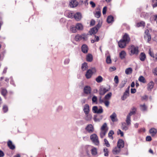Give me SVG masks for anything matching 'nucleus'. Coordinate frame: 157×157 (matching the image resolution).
Here are the masks:
<instances>
[{
  "instance_id": "1",
  "label": "nucleus",
  "mask_w": 157,
  "mask_h": 157,
  "mask_svg": "<svg viewBox=\"0 0 157 157\" xmlns=\"http://www.w3.org/2000/svg\"><path fill=\"white\" fill-rule=\"evenodd\" d=\"M129 49L131 54L130 55L135 54L137 55L139 53V47L138 46H135L133 45H131L129 47Z\"/></svg>"
},
{
  "instance_id": "2",
  "label": "nucleus",
  "mask_w": 157,
  "mask_h": 157,
  "mask_svg": "<svg viewBox=\"0 0 157 157\" xmlns=\"http://www.w3.org/2000/svg\"><path fill=\"white\" fill-rule=\"evenodd\" d=\"M90 138L95 145L98 146L99 145V142L98 136L96 134H94L91 135L90 136Z\"/></svg>"
},
{
  "instance_id": "3",
  "label": "nucleus",
  "mask_w": 157,
  "mask_h": 157,
  "mask_svg": "<svg viewBox=\"0 0 157 157\" xmlns=\"http://www.w3.org/2000/svg\"><path fill=\"white\" fill-rule=\"evenodd\" d=\"M87 38V35L85 34H83L81 35H77L75 38V40L76 41H78L83 39L85 40Z\"/></svg>"
},
{
  "instance_id": "4",
  "label": "nucleus",
  "mask_w": 157,
  "mask_h": 157,
  "mask_svg": "<svg viewBox=\"0 0 157 157\" xmlns=\"http://www.w3.org/2000/svg\"><path fill=\"white\" fill-rule=\"evenodd\" d=\"M78 4V2L76 0H71L69 2V5L71 8L77 7Z\"/></svg>"
},
{
  "instance_id": "5",
  "label": "nucleus",
  "mask_w": 157,
  "mask_h": 157,
  "mask_svg": "<svg viewBox=\"0 0 157 157\" xmlns=\"http://www.w3.org/2000/svg\"><path fill=\"white\" fill-rule=\"evenodd\" d=\"M121 39L128 44L130 40L129 36L127 33L124 34Z\"/></svg>"
},
{
  "instance_id": "6",
  "label": "nucleus",
  "mask_w": 157,
  "mask_h": 157,
  "mask_svg": "<svg viewBox=\"0 0 157 157\" xmlns=\"http://www.w3.org/2000/svg\"><path fill=\"white\" fill-rule=\"evenodd\" d=\"M110 88L106 89L105 88H101L99 89V92L100 95H104L107 92L109 91Z\"/></svg>"
},
{
  "instance_id": "7",
  "label": "nucleus",
  "mask_w": 157,
  "mask_h": 157,
  "mask_svg": "<svg viewBox=\"0 0 157 157\" xmlns=\"http://www.w3.org/2000/svg\"><path fill=\"white\" fill-rule=\"evenodd\" d=\"M127 44H128L122 39H121L118 42L119 47L122 48H125Z\"/></svg>"
},
{
  "instance_id": "8",
  "label": "nucleus",
  "mask_w": 157,
  "mask_h": 157,
  "mask_svg": "<svg viewBox=\"0 0 157 157\" xmlns=\"http://www.w3.org/2000/svg\"><path fill=\"white\" fill-rule=\"evenodd\" d=\"M74 17L76 21H79L82 18V14L80 12H77L74 14Z\"/></svg>"
},
{
  "instance_id": "9",
  "label": "nucleus",
  "mask_w": 157,
  "mask_h": 157,
  "mask_svg": "<svg viewBox=\"0 0 157 157\" xmlns=\"http://www.w3.org/2000/svg\"><path fill=\"white\" fill-rule=\"evenodd\" d=\"M93 73V71H92V70L89 69L88 70L85 76L86 78L87 79H89L90 78Z\"/></svg>"
},
{
  "instance_id": "10",
  "label": "nucleus",
  "mask_w": 157,
  "mask_h": 157,
  "mask_svg": "<svg viewBox=\"0 0 157 157\" xmlns=\"http://www.w3.org/2000/svg\"><path fill=\"white\" fill-rule=\"evenodd\" d=\"M81 50L84 53H87L88 51L89 48L88 46L86 44H83L81 47Z\"/></svg>"
},
{
  "instance_id": "11",
  "label": "nucleus",
  "mask_w": 157,
  "mask_h": 157,
  "mask_svg": "<svg viewBox=\"0 0 157 157\" xmlns=\"http://www.w3.org/2000/svg\"><path fill=\"white\" fill-rule=\"evenodd\" d=\"M84 92L86 94H90L91 91V87L89 86H86L84 88Z\"/></svg>"
},
{
  "instance_id": "12",
  "label": "nucleus",
  "mask_w": 157,
  "mask_h": 157,
  "mask_svg": "<svg viewBox=\"0 0 157 157\" xmlns=\"http://www.w3.org/2000/svg\"><path fill=\"white\" fill-rule=\"evenodd\" d=\"M149 132L152 137H154L156 134L157 130L155 128H151L149 130Z\"/></svg>"
},
{
  "instance_id": "13",
  "label": "nucleus",
  "mask_w": 157,
  "mask_h": 157,
  "mask_svg": "<svg viewBox=\"0 0 157 157\" xmlns=\"http://www.w3.org/2000/svg\"><path fill=\"white\" fill-rule=\"evenodd\" d=\"M86 130L89 133H92L94 131V128L91 124H89L86 128Z\"/></svg>"
},
{
  "instance_id": "14",
  "label": "nucleus",
  "mask_w": 157,
  "mask_h": 157,
  "mask_svg": "<svg viewBox=\"0 0 157 157\" xmlns=\"http://www.w3.org/2000/svg\"><path fill=\"white\" fill-rule=\"evenodd\" d=\"M124 141L122 139H119L117 143V147H124Z\"/></svg>"
},
{
  "instance_id": "15",
  "label": "nucleus",
  "mask_w": 157,
  "mask_h": 157,
  "mask_svg": "<svg viewBox=\"0 0 157 157\" xmlns=\"http://www.w3.org/2000/svg\"><path fill=\"white\" fill-rule=\"evenodd\" d=\"M103 118V116L101 115H94V120L96 121H99Z\"/></svg>"
},
{
  "instance_id": "16",
  "label": "nucleus",
  "mask_w": 157,
  "mask_h": 157,
  "mask_svg": "<svg viewBox=\"0 0 157 157\" xmlns=\"http://www.w3.org/2000/svg\"><path fill=\"white\" fill-rule=\"evenodd\" d=\"M83 111L85 114H89L90 111V109L89 106L88 104H87L84 105L83 108Z\"/></svg>"
},
{
  "instance_id": "17",
  "label": "nucleus",
  "mask_w": 157,
  "mask_h": 157,
  "mask_svg": "<svg viewBox=\"0 0 157 157\" xmlns=\"http://www.w3.org/2000/svg\"><path fill=\"white\" fill-rule=\"evenodd\" d=\"M154 85V83L151 81L147 84V89L149 91H151Z\"/></svg>"
},
{
  "instance_id": "18",
  "label": "nucleus",
  "mask_w": 157,
  "mask_h": 157,
  "mask_svg": "<svg viewBox=\"0 0 157 157\" xmlns=\"http://www.w3.org/2000/svg\"><path fill=\"white\" fill-rule=\"evenodd\" d=\"M99 102L100 103H104L105 105L107 107H108L109 104V102L108 100L103 101L101 99V97H100L99 99Z\"/></svg>"
},
{
  "instance_id": "19",
  "label": "nucleus",
  "mask_w": 157,
  "mask_h": 157,
  "mask_svg": "<svg viewBox=\"0 0 157 157\" xmlns=\"http://www.w3.org/2000/svg\"><path fill=\"white\" fill-rule=\"evenodd\" d=\"M98 29L96 27H94L91 28L89 32L90 33V35H92V34L94 35L96 34L98 31Z\"/></svg>"
},
{
  "instance_id": "20",
  "label": "nucleus",
  "mask_w": 157,
  "mask_h": 157,
  "mask_svg": "<svg viewBox=\"0 0 157 157\" xmlns=\"http://www.w3.org/2000/svg\"><path fill=\"white\" fill-rule=\"evenodd\" d=\"M140 59L142 61H144L146 58V55L144 52H141L140 55Z\"/></svg>"
},
{
  "instance_id": "21",
  "label": "nucleus",
  "mask_w": 157,
  "mask_h": 157,
  "mask_svg": "<svg viewBox=\"0 0 157 157\" xmlns=\"http://www.w3.org/2000/svg\"><path fill=\"white\" fill-rule=\"evenodd\" d=\"M126 56V53L124 51H122L120 53L119 56L121 59H124Z\"/></svg>"
},
{
  "instance_id": "22",
  "label": "nucleus",
  "mask_w": 157,
  "mask_h": 157,
  "mask_svg": "<svg viewBox=\"0 0 157 157\" xmlns=\"http://www.w3.org/2000/svg\"><path fill=\"white\" fill-rule=\"evenodd\" d=\"M75 26L77 29L78 30H82L83 29V26L81 23H78L76 24Z\"/></svg>"
},
{
  "instance_id": "23",
  "label": "nucleus",
  "mask_w": 157,
  "mask_h": 157,
  "mask_svg": "<svg viewBox=\"0 0 157 157\" xmlns=\"http://www.w3.org/2000/svg\"><path fill=\"white\" fill-rule=\"evenodd\" d=\"M1 92L2 95L5 97L7 93V91L6 89L2 88H1Z\"/></svg>"
},
{
  "instance_id": "24",
  "label": "nucleus",
  "mask_w": 157,
  "mask_h": 157,
  "mask_svg": "<svg viewBox=\"0 0 157 157\" xmlns=\"http://www.w3.org/2000/svg\"><path fill=\"white\" fill-rule=\"evenodd\" d=\"M121 148H114L113 150V152L114 154H118L121 151Z\"/></svg>"
},
{
  "instance_id": "25",
  "label": "nucleus",
  "mask_w": 157,
  "mask_h": 157,
  "mask_svg": "<svg viewBox=\"0 0 157 157\" xmlns=\"http://www.w3.org/2000/svg\"><path fill=\"white\" fill-rule=\"evenodd\" d=\"M93 59V57L91 54H88L86 56V60L89 62L92 61Z\"/></svg>"
},
{
  "instance_id": "26",
  "label": "nucleus",
  "mask_w": 157,
  "mask_h": 157,
  "mask_svg": "<svg viewBox=\"0 0 157 157\" xmlns=\"http://www.w3.org/2000/svg\"><path fill=\"white\" fill-rule=\"evenodd\" d=\"M114 21L113 17L112 15H110L108 17L107 19V21L108 23H111Z\"/></svg>"
},
{
  "instance_id": "27",
  "label": "nucleus",
  "mask_w": 157,
  "mask_h": 157,
  "mask_svg": "<svg viewBox=\"0 0 157 157\" xmlns=\"http://www.w3.org/2000/svg\"><path fill=\"white\" fill-rule=\"evenodd\" d=\"M129 92L126 93V91H125L123 95L121 97V99L122 100H124L129 96Z\"/></svg>"
},
{
  "instance_id": "28",
  "label": "nucleus",
  "mask_w": 157,
  "mask_h": 157,
  "mask_svg": "<svg viewBox=\"0 0 157 157\" xmlns=\"http://www.w3.org/2000/svg\"><path fill=\"white\" fill-rule=\"evenodd\" d=\"M125 73L127 75L131 74L132 73V69L131 67H129L126 69Z\"/></svg>"
},
{
  "instance_id": "29",
  "label": "nucleus",
  "mask_w": 157,
  "mask_h": 157,
  "mask_svg": "<svg viewBox=\"0 0 157 157\" xmlns=\"http://www.w3.org/2000/svg\"><path fill=\"white\" fill-rule=\"evenodd\" d=\"M88 68L87 64L86 63L84 62L82 64L81 68L83 71H86Z\"/></svg>"
},
{
  "instance_id": "30",
  "label": "nucleus",
  "mask_w": 157,
  "mask_h": 157,
  "mask_svg": "<svg viewBox=\"0 0 157 157\" xmlns=\"http://www.w3.org/2000/svg\"><path fill=\"white\" fill-rule=\"evenodd\" d=\"M145 23L144 21H141L140 22H138L136 24V26L137 27H139L142 26L144 27L145 26Z\"/></svg>"
},
{
  "instance_id": "31",
  "label": "nucleus",
  "mask_w": 157,
  "mask_h": 157,
  "mask_svg": "<svg viewBox=\"0 0 157 157\" xmlns=\"http://www.w3.org/2000/svg\"><path fill=\"white\" fill-rule=\"evenodd\" d=\"M101 131H105L106 130H107V131L108 130V128L107 127V124L106 123H104L101 126Z\"/></svg>"
},
{
  "instance_id": "32",
  "label": "nucleus",
  "mask_w": 157,
  "mask_h": 157,
  "mask_svg": "<svg viewBox=\"0 0 157 157\" xmlns=\"http://www.w3.org/2000/svg\"><path fill=\"white\" fill-rule=\"evenodd\" d=\"M7 146L9 147H15V145L10 140H9L7 142Z\"/></svg>"
},
{
  "instance_id": "33",
  "label": "nucleus",
  "mask_w": 157,
  "mask_h": 157,
  "mask_svg": "<svg viewBox=\"0 0 157 157\" xmlns=\"http://www.w3.org/2000/svg\"><path fill=\"white\" fill-rule=\"evenodd\" d=\"M139 81L143 82V83H145L146 82V81L144 78L142 76H140L138 79Z\"/></svg>"
},
{
  "instance_id": "34",
  "label": "nucleus",
  "mask_w": 157,
  "mask_h": 157,
  "mask_svg": "<svg viewBox=\"0 0 157 157\" xmlns=\"http://www.w3.org/2000/svg\"><path fill=\"white\" fill-rule=\"evenodd\" d=\"M107 132V130L105 131H101L100 133V137L102 138L105 135L106 132Z\"/></svg>"
},
{
  "instance_id": "35",
  "label": "nucleus",
  "mask_w": 157,
  "mask_h": 157,
  "mask_svg": "<svg viewBox=\"0 0 157 157\" xmlns=\"http://www.w3.org/2000/svg\"><path fill=\"white\" fill-rule=\"evenodd\" d=\"M110 118L113 122L115 121V117H116V115L115 113H113L112 115L110 116Z\"/></svg>"
},
{
  "instance_id": "36",
  "label": "nucleus",
  "mask_w": 157,
  "mask_h": 157,
  "mask_svg": "<svg viewBox=\"0 0 157 157\" xmlns=\"http://www.w3.org/2000/svg\"><path fill=\"white\" fill-rule=\"evenodd\" d=\"M103 78L101 76H99L96 79V81L98 83H100L103 81Z\"/></svg>"
},
{
  "instance_id": "37",
  "label": "nucleus",
  "mask_w": 157,
  "mask_h": 157,
  "mask_svg": "<svg viewBox=\"0 0 157 157\" xmlns=\"http://www.w3.org/2000/svg\"><path fill=\"white\" fill-rule=\"evenodd\" d=\"M86 115L85 119L87 121H90L92 118V116L91 115L87 114Z\"/></svg>"
},
{
  "instance_id": "38",
  "label": "nucleus",
  "mask_w": 157,
  "mask_h": 157,
  "mask_svg": "<svg viewBox=\"0 0 157 157\" xmlns=\"http://www.w3.org/2000/svg\"><path fill=\"white\" fill-rule=\"evenodd\" d=\"M126 122L128 125H129L131 124V117L127 116Z\"/></svg>"
},
{
  "instance_id": "39",
  "label": "nucleus",
  "mask_w": 157,
  "mask_h": 157,
  "mask_svg": "<svg viewBox=\"0 0 157 157\" xmlns=\"http://www.w3.org/2000/svg\"><path fill=\"white\" fill-rule=\"evenodd\" d=\"M77 29L75 26V27L73 25L71 26L70 30L73 33H75L77 32Z\"/></svg>"
},
{
  "instance_id": "40",
  "label": "nucleus",
  "mask_w": 157,
  "mask_h": 157,
  "mask_svg": "<svg viewBox=\"0 0 157 157\" xmlns=\"http://www.w3.org/2000/svg\"><path fill=\"white\" fill-rule=\"evenodd\" d=\"M91 153L93 155H97V152L96 148H93L91 149Z\"/></svg>"
},
{
  "instance_id": "41",
  "label": "nucleus",
  "mask_w": 157,
  "mask_h": 157,
  "mask_svg": "<svg viewBox=\"0 0 157 157\" xmlns=\"http://www.w3.org/2000/svg\"><path fill=\"white\" fill-rule=\"evenodd\" d=\"M111 96L112 93L109 92L105 96L104 99L106 100L109 99Z\"/></svg>"
},
{
  "instance_id": "42",
  "label": "nucleus",
  "mask_w": 157,
  "mask_h": 157,
  "mask_svg": "<svg viewBox=\"0 0 157 157\" xmlns=\"http://www.w3.org/2000/svg\"><path fill=\"white\" fill-rule=\"evenodd\" d=\"M113 134H114L113 131L112 130H110L108 134V136L113 139V137L112 136Z\"/></svg>"
},
{
  "instance_id": "43",
  "label": "nucleus",
  "mask_w": 157,
  "mask_h": 157,
  "mask_svg": "<svg viewBox=\"0 0 157 157\" xmlns=\"http://www.w3.org/2000/svg\"><path fill=\"white\" fill-rule=\"evenodd\" d=\"M106 63L108 64H110L111 63V60L110 57L109 56H108L106 60Z\"/></svg>"
},
{
  "instance_id": "44",
  "label": "nucleus",
  "mask_w": 157,
  "mask_h": 157,
  "mask_svg": "<svg viewBox=\"0 0 157 157\" xmlns=\"http://www.w3.org/2000/svg\"><path fill=\"white\" fill-rule=\"evenodd\" d=\"M2 109L4 113H5L7 112L8 111V107L7 105H3Z\"/></svg>"
},
{
  "instance_id": "45",
  "label": "nucleus",
  "mask_w": 157,
  "mask_h": 157,
  "mask_svg": "<svg viewBox=\"0 0 157 157\" xmlns=\"http://www.w3.org/2000/svg\"><path fill=\"white\" fill-rule=\"evenodd\" d=\"M101 15V12L100 11H97L96 13L95 14V16L97 18H99Z\"/></svg>"
},
{
  "instance_id": "46",
  "label": "nucleus",
  "mask_w": 157,
  "mask_h": 157,
  "mask_svg": "<svg viewBox=\"0 0 157 157\" xmlns=\"http://www.w3.org/2000/svg\"><path fill=\"white\" fill-rule=\"evenodd\" d=\"M104 155L105 156H107L109 155L108 151L107 149L106 148L104 149Z\"/></svg>"
},
{
  "instance_id": "47",
  "label": "nucleus",
  "mask_w": 157,
  "mask_h": 157,
  "mask_svg": "<svg viewBox=\"0 0 157 157\" xmlns=\"http://www.w3.org/2000/svg\"><path fill=\"white\" fill-rule=\"evenodd\" d=\"M122 129L123 130H126L128 129V127L126 125L125 123H122Z\"/></svg>"
},
{
  "instance_id": "48",
  "label": "nucleus",
  "mask_w": 157,
  "mask_h": 157,
  "mask_svg": "<svg viewBox=\"0 0 157 157\" xmlns=\"http://www.w3.org/2000/svg\"><path fill=\"white\" fill-rule=\"evenodd\" d=\"M98 110V108L97 106H94L92 108V110L93 111V112L94 113H97V110Z\"/></svg>"
},
{
  "instance_id": "49",
  "label": "nucleus",
  "mask_w": 157,
  "mask_h": 157,
  "mask_svg": "<svg viewBox=\"0 0 157 157\" xmlns=\"http://www.w3.org/2000/svg\"><path fill=\"white\" fill-rule=\"evenodd\" d=\"M126 81H122L119 85V87L120 88H121L124 86L125 84H126Z\"/></svg>"
},
{
  "instance_id": "50",
  "label": "nucleus",
  "mask_w": 157,
  "mask_h": 157,
  "mask_svg": "<svg viewBox=\"0 0 157 157\" xmlns=\"http://www.w3.org/2000/svg\"><path fill=\"white\" fill-rule=\"evenodd\" d=\"M104 141L105 142V144L107 147H109L110 146L109 144L106 139H104Z\"/></svg>"
},
{
  "instance_id": "51",
  "label": "nucleus",
  "mask_w": 157,
  "mask_h": 157,
  "mask_svg": "<svg viewBox=\"0 0 157 157\" xmlns=\"http://www.w3.org/2000/svg\"><path fill=\"white\" fill-rule=\"evenodd\" d=\"M103 112V109L101 106H100V108L98 109L97 113V114H100L102 113Z\"/></svg>"
},
{
  "instance_id": "52",
  "label": "nucleus",
  "mask_w": 157,
  "mask_h": 157,
  "mask_svg": "<svg viewBox=\"0 0 157 157\" xmlns=\"http://www.w3.org/2000/svg\"><path fill=\"white\" fill-rule=\"evenodd\" d=\"M117 134L118 135L120 134L121 136H124V133L120 129H118L117 131Z\"/></svg>"
},
{
  "instance_id": "53",
  "label": "nucleus",
  "mask_w": 157,
  "mask_h": 157,
  "mask_svg": "<svg viewBox=\"0 0 157 157\" xmlns=\"http://www.w3.org/2000/svg\"><path fill=\"white\" fill-rule=\"evenodd\" d=\"M140 106L142 110L143 111H145L147 109L146 107L145 104L141 105H140Z\"/></svg>"
},
{
  "instance_id": "54",
  "label": "nucleus",
  "mask_w": 157,
  "mask_h": 157,
  "mask_svg": "<svg viewBox=\"0 0 157 157\" xmlns=\"http://www.w3.org/2000/svg\"><path fill=\"white\" fill-rule=\"evenodd\" d=\"M114 81L116 84H118L119 82V79L117 76H115L114 78Z\"/></svg>"
},
{
  "instance_id": "55",
  "label": "nucleus",
  "mask_w": 157,
  "mask_h": 157,
  "mask_svg": "<svg viewBox=\"0 0 157 157\" xmlns=\"http://www.w3.org/2000/svg\"><path fill=\"white\" fill-rule=\"evenodd\" d=\"M145 35H144V38H146L147 36L150 34L149 33V31L148 29H147L145 31Z\"/></svg>"
},
{
  "instance_id": "56",
  "label": "nucleus",
  "mask_w": 157,
  "mask_h": 157,
  "mask_svg": "<svg viewBox=\"0 0 157 157\" xmlns=\"http://www.w3.org/2000/svg\"><path fill=\"white\" fill-rule=\"evenodd\" d=\"M152 139L151 136H148L146 137V140L148 141H150Z\"/></svg>"
},
{
  "instance_id": "57",
  "label": "nucleus",
  "mask_w": 157,
  "mask_h": 157,
  "mask_svg": "<svg viewBox=\"0 0 157 157\" xmlns=\"http://www.w3.org/2000/svg\"><path fill=\"white\" fill-rule=\"evenodd\" d=\"M135 113H135V111H131L130 113H128V115L127 116H128V117H131V116L132 115L134 114Z\"/></svg>"
},
{
  "instance_id": "58",
  "label": "nucleus",
  "mask_w": 157,
  "mask_h": 157,
  "mask_svg": "<svg viewBox=\"0 0 157 157\" xmlns=\"http://www.w3.org/2000/svg\"><path fill=\"white\" fill-rule=\"evenodd\" d=\"M107 10V7L106 6H105L103 9L102 10V13L103 15L105 14L106 13Z\"/></svg>"
},
{
  "instance_id": "59",
  "label": "nucleus",
  "mask_w": 157,
  "mask_h": 157,
  "mask_svg": "<svg viewBox=\"0 0 157 157\" xmlns=\"http://www.w3.org/2000/svg\"><path fill=\"white\" fill-rule=\"evenodd\" d=\"M95 21L94 20L92 19L90 21V25L91 26H93L95 25Z\"/></svg>"
},
{
  "instance_id": "60",
  "label": "nucleus",
  "mask_w": 157,
  "mask_h": 157,
  "mask_svg": "<svg viewBox=\"0 0 157 157\" xmlns=\"http://www.w3.org/2000/svg\"><path fill=\"white\" fill-rule=\"evenodd\" d=\"M97 100V97L95 96H94L92 98V101L93 102V103L95 102H96Z\"/></svg>"
},
{
  "instance_id": "61",
  "label": "nucleus",
  "mask_w": 157,
  "mask_h": 157,
  "mask_svg": "<svg viewBox=\"0 0 157 157\" xmlns=\"http://www.w3.org/2000/svg\"><path fill=\"white\" fill-rule=\"evenodd\" d=\"M148 52H149V54L151 57H152L153 58L154 57V54L152 52H151V51L150 49L149 50Z\"/></svg>"
},
{
  "instance_id": "62",
  "label": "nucleus",
  "mask_w": 157,
  "mask_h": 157,
  "mask_svg": "<svg viewBox=\"0 0 157 157\" xmlns=\"http://www.w3.org/2000/svg\"><path fill=\"white\" fill-rule=\"evenodd\" d=\"M153 72L154 75H157V67L153 70Z\"/></svg>"
},
{
  "instance_id": "63",
  "label": "nucleus",
  "mask_w": 157,
  "mask_h": 157,
  "mask_svg": "<svg viewBox=\"0 0 157 157\" xmlns=\"http://www.w3.org/2000/svg\"><path fill=\"white\" fill-rule=\"evenodd\" d=\"M90 4L91 5V7L92 8H94L95 6V3L93 1H90Z\"/></svg>"
},
{
  "instance_id": "64",
  "label": "nucleus",
  "mask_w": 157,
  "mask_h": 157,
  "mask_svg": "<svg viewBox=\"0 0 157 157\" xmlns=\"http://www.w3.org/2000/svg\"><path fill=\"white\" fill-rule=\"evenodd\" d=\"M101 26V25L99 22L96 25L95 27H96L98 30Z\"/></svg>"
}]
</instances>
